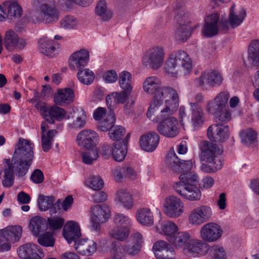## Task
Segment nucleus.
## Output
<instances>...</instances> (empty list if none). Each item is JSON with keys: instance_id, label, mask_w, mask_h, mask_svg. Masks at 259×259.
Here are the masks:
<instances>
[{"instance_id": "f257e3e1", "label": "nucleus", "mask_w": 259, "mask_h": 259, "mask_svg": "<svg viewBox=\"0 0 259 259\" xmlns=\"http://www.w3.org/2000/svg\"><path fill=\"white\" fill-rule=\"evenodd\" d=\"M179 105V95L178 91L171 87H165L154 96L147 113L148 118L158 113L155 121L165 118L175 113Z\"/></svg>"}, {"instance_id": "f03ea898", "label": "nucleus", "mask_w": 259, "mask_h": 259, "mask_svg": "<svg viewBox=\"0 0 259 259\" xmlns=\"http://www.w3.org/2000/svg\"><path fill=\"white\" fill-rule=\"evenodd\" d=\"M199 158L202 162L200 169L203 171L215 172L222 168L224 164L222 146L207 141H202L199 145Z\"/></svg>"}, {"instance_id": "7ed1b4c3", "label": "nucleus", "mask_w": 259, "mask_h": 259, "mask_svg": "<svg viewBox=\"0 0 259 259\" xmlns=\"http://www.w3.org/2000/svg\"><path fill=\"white\" fill-rule=\"evenodd\" d=\"M33 148L32 142L22 138L16 144L11 162L19 175L24 176L27 172L34 158Z\"/></svg>"}, {"instance_id": "20e7f679", "label": "nucleus", "mask_w": 259, "mask_h": 259, "mask_svg": "<svg viewBox=\"0 0 259 259\" xmlns=\"http://www.w3.org/2000/svg\"><path fill=\"white\" fill-rule=\"evenodd\" d=\"M180 182L173 184L175 191L182 198L190 201L200 200L202 194L195 183L198 182V176L193 172H186L179 177Z\"/></svg>"}, {"instance_id": "39448f33", "label": "nucleus", "mask_w": 259, "mask_h": 259, "mask_svg": "<svg viewBox=\"0 0 259 259\" xmlns=\"http://www.w3.org/2000/svg\"><path fill=\"white\" fill-rule=\"evenodd\" d=\"M31 5L36 11L31 17L33 22L51 24L59 20L60 12L55 0H33Z\"/></svg>"}, {"instance_id": "423d86ee", "label": "nucleus", "mask_w": 259, "mask_h": 259, "mask_svg": "<svg viewBox=\"0 0 259 259\" xmlns=\"http://www.w3.org/2000/svg\"><path fill=\"white\" fill-rule=\"evenodd\" d=\"M191 59L188 54L182 50L171 53L166 60L164 69L172 77H176L181 73L188 74L192 70Z\"/></svg>"}, {"instance_id": "0eeeda50", "label": "nucleus", "mask_w": 259, "mask_h": 259, "mask_svg": "<svg viewBox=\"0 0 259 259\" xmlns=\"http://www.w3.org/2000/svg\"><path fill=\"white\" fill-rule=\"evenodd\" d=\"M165 55V51L162 47L154 46L146 51L143 58V63L147 67L157 70L162 66Z\"/></svg>"}, {"instance_id": "6e6552de", "label": "nucleus", "mask_w": 259, "mask_h": 259, "mask_svg": "<svg viewBox=\"0 0 259 259\" xmlns=\"http://www.w3.org/2000/svg\"><path fill=\"white\" fill-rule=\"evenodd\" d=\"M110 217V210L106 205H95L91 208L90 218L91 229L98 233H101V224L107 222Z\"/></svg>"}, {"instance_id": "1a4fd4ad", "label": "nucleus", "mask_w": 259, "mask_h": 259, "mask_svg": "<svg viewBox=\"0 0 259 259\" xmlns=\"http://www.w3.org/2000/svg\"><path fill=\"white\" fill-rule=\"evenodd\" d=\"M223 81L221 73L218 70H208L201 73L200 76L194 80L196 86L206 89V85L210 87L220 85Z\"/></svg>"}, {"instance_id": "9d476101", "label": "nucleus", "mask_w": 259, "mask_h": 259, "mask_svg": "<svg viewBox=\"0 0 259 259\" xmlns=\"http://www.w3.org/2000/svg\"><path fill=\"white\" fill-rule=\"evenodd\" d=\"M212 211L207 205H201L193 209L188 215L190 224L198 226L208 221L212 217Z\"/></svg>"}, {"instance_id": "9b49d317", "label": "nucleus", "mask_w": 259, "mask_h": 259, "mask_svg": "<svg viewBox=\"0 0 259 259\" xmlns=\"http://www.w3.org/2000/svg\"><path fill=\"white\" fill-rule=\"evenodd\" d=\"M184 203L181 199L174 195L166 197L163 204V211L170 218H177L184 212Z\"/></svg>"}, {"instance_id": "f8f14e48", "label": "nucleus", "mask_w": 259, "mask_h": 259, "mask_svg": "<svg viewBox=\"0 0 259 259\" xmlns=\"http://www.w3.org/2000/svg\"><path fill=\"white\" fill-rule=\"evenodd\" d=\"M223 234L222 227L213 222L204 225L200 229L199 235L200 238L207 242H213L219 240Z\"/></svg>"}, {"instance_id": "ddd939ff", "label": "nucleus", "mask_w": 259, "mask_h": 259, "mask_svg": "<svg viewBox=\"0 0 259 259\" xmlns=\"http://www.w3.org/2000/svg\"><path fill=\"white\" fill-rule=\"evenodd\" d=\"M161 119L157 126V131L161 135L174 138L179 134V121L175 117L168 116Z\"/></svg>"}, {"instance_id": "4468645a", "label": "nucleus", "mask_w": 259, "mask_h": 259, "mask_svg": "<svg viewBox=\"0 0 259 259\" xmlns=\"http://www.w3.org/2000/svg\"><path fill=\"white\" fill-rule=\"evenodd\" d=\"M176 19L179 23L175 36L180 41H186L191 35V27L189 25L188 16L183 12H179L176 16Z\"/></svg>"}, {"instance_id": "2eb2a0df", "label": "nucleus", "mask_w": 259, "mask_h": 259, "mask_svg": "<svg viewBox=\"0 0 259 259\" xmlns=\"http://www.w3.org/2000/svg\"><path fill=\"white\" fill-rule=\"evenodd\" d=\"M165 163L171 170L178 172L181 170L187 171L193 167V162L192 160L182 162L178 157L174 150H170L166 156Z\"/></svg>"}, {"instance_id": "dca6fc26", "label": "nucleus", "mask_w": 259, "mask_h": 259, "mask_svg": "<svg viewBox=\"0 0 259 259\" xmlns=\"http://www.w3.org/2000/svg\"><path fill=\"white\" fill-rule=\"evenodd\" d=\"M4 44L9 51L12 52L23 49L27 46V42L25 39L20 37L14 30L9 29L5 33Z\"/></svg>"}, {"instance_id": "f3484780", "label": "nucleus", "mask_w": 259, "mask_h": 259, "mask_svg": "<svg viewBox=\"0 0 259 259\" xmlns=\"http://www.w3.org/2000/svg\"><path fill=\"white\" fill-rule=\"evenodd\" d=\"M202 240H189L184 248L186 254L191 256L205 255L208 251V245Z\"/></svg>"}, {"instance_id": "a211bd4d", "label": "nucleus", "mask_w": 259, "mask_h": 259, "mask_svg": "<svg viewBox=\"0 0 259 259\" xmlns=\"http://www.w3.org/2000/svg\"><path fill=\"white\" fill-rule=\"evenodd\" d=\"M98 139L97 133L91 130H84L81 131L76 137L78 145L85 149L96 147L98 144Z\"/></svg>"}, {"instance_id": "6ab92c4d", "label": "nucleus", "mask_w": 259, "mask_h": 259, "mask_svg": "<svg viewBox=\"0 0 259 259\" xmlns=\"http://www.w3.org/2000/svg\"><path fill=\"white\" fill-rule=\"evenodd\" d=\"M19 257L23 259H41L44 256V252L37 245L33 243L24 244L17 250Z\"/></svg>"}, {"instance_id": "aec40b11", "label": "nucleus", "mask_w": 259, "mask_h": 259, "mask_svg": "<svg viewBox=\"0 0 259 259\" xmlns=\"http://www.w3.org/2000/svg\"><path fill=\"white\" fill-rule=\"evenodd\" d=\"M155 256L157 259H175V251L174 247L164 240L156 242L153 246Z\"/></svg>"}, {"instance_id": "412c9836", "label": "nucleus", "mask_w": 259, "mask_h": 259, "mask_svg": "<svg viewBox=\"0 0 259 259\" xmlns=\"http://www.w3.org/2000/svg\"><path fill=\"white\" fill-rule=\"evenodd\" d=\"M90 58L89 52L82 49L73 53L69 58V66L72 70L84 68L88 63Z\"/></svg>"}, {"instance_id": "4be33fe9", "label": "nucleus", "mask_w": 259, "mask_h": 259, "mask_svg": "<svg viewBox=\"0 0 259 259\" xmlns=\"http://www.w3.org/2000/svg\"><path fill=\"white\" fill-rule=\"evenodd\" d=\"M191 110L190 122L194 130L199 129L205 120V113L202 107L196 103H189Z\"/></svg>"}, {"instance_id": "5701e85b", "label": "nucleus", "mask_w": 259, "mask_h": 259, "mask_svg": "<svg viewBox=\"0 0 259 259\" xmlns=\"http://www.w3.org/2000/svg\"><path fill=\"white\" fill-rule=\"evenodd\" d=\"M38 49L40 53L50 58L56 56L60 52L59 44L46 37L39 39Z\"/></svg>"}, {"instance_id": "b1692460", "label": "nucleus", "mask_w": 259, "mask_h": 259, "mask_svg": "<svg viewBox=\"0 0 259 259\" xmlns=\"http://www.w3.org/2000/svg\"><path fill=\"white\" fill-rule=\"evenodd\" d=\"M230 94L227 91H222L218 94L214 98L209 100L205 105L207 112L224 109L228 103Z\"/></svg>"}, {"instance_id": "393cba45", "label": "nucleus", "mask_w": 259, "mask_h": 259, "mask_svg": "<svg viewBox=\"0 0 259 259\" xmlns=\"http://www.w3.org/2000/svg\"><path fill=\"white\" fill-rule=\"evenodd\" d=\"M22 228L19 225L11 226L0 230V236L10 245L18 242L21 237Z\"/></svg>"}, {"instance_id": "a878e982", "label": "nucleus", "mask_w": 259, "mask_h": 259, "mask_svg": "<svg viewBox=\"0 0 259 259\" xmlns=\"http://www.w3.org/2000/svg\"><path fill=\"white\" fill-rule=\"evenodd\" d=\"M2 13L6 17V20H13L21 17L22 10L16 1L11 0L3 3Z\"/></svg>"}, {"instance_id": "bb28decb", "label": "nucleus", "mask_w": 259, "mask_h": 259, "mask_svg": "<svg viewBox=\"0 0 259 259\" xmlns=\"http://www.w3.org/2000/svg\"><path fill=\"white\" fill-rule=\"evenodd\" d=\"M165 87H161V82L159 78L155 76H150L146 77L142 83V88L145 93L150 95H156L161 91Z\"/></svg>"}, {"instance_id": "cd10ccee", "label": "nucleus", "mask_w": 259, "mask_h": 259, "mask_svg": "<svg viewBox=\"0 0 259 259\" xmlns=\"http://www.w3.org/2000/svg\"><path fill=\"white\" fill-rule=\"evenodd\" d=\"M159 142V136L155 132H150L142 135L140 139L141 148L147 152L154 151Z\"/></svg>"}, {"instance_id": "c85d7f7f", "label": "nucleus", "mask_w": 259, "mask_h": 259, "mask_svg": "<svg viewBox=\"0 0 259 259\" xmlns=\"http://www.w3.org/2000/svg\"><path fill=\"white\" fill-rule=\"evenodd\" d=\"M74 99V92L68 88L57 89L54 96L55 103L61 106L69 105L73 102Z\"/></svg>"}, {"instance_id": "c756f323", "label": "nucleus", "mask_w": 259, "mask_h": 259, "mask_svg": "<svg viewBox=\"0 0 259 259\" xmlns=\"http://www.w3.org/2000/svg\"><path fill=\"white\" fill-rule=\"evenodd\" d=\"M81 235L78 224L74 221H68L63 229V236L69 244L74 242V243Z\"/></svg>"}, {"instance_id": "7c9ffc66", "label": "nucleus", "mask_w": 259, "mask_h": 259, "mask_svg": "<svg viewBox=\"0 0 259 259\" xmlns=\"http://www.w3.org/2000/svg\"><path fill=\"white\" fill-rule=\"evenodd\" d=\"M75 249L80 254L84 255H90L97 250L96 243L88 239H79L74 243Z\"/></svg>"}, {"instance_id": "2f4dec72", "label": "nucleus", "mask_w": 259, "mask_h": 259, "mask_svg": "<svg viewBox=\"0 0 259 259\" xmlns=\"http://www.w3.org/2000/svg\"><path fill=\"white\" fill-rule=\"evenodd\" d=\"M219 19V16L216 14H212L207 17L202 29L203 35L206 37H212L218 33Z\"/></svg>"}, {"instance_id": "473e14b6", "label": "nucleus", "mask_w": 259, "mask_h": 259, "mask_svg": "<svg viewBox=\"0 0 259 259\" xmlns=\"http://www.w3.org/2000/svg\"><path fill=\"white\" fill-rule=\"evenodd\" d=\"M4 163L6 165L3 170L4 176L2 180V185L5 187H10L14 183V172L18 177H23V176L18 175L16 168L13 166L14 164L11 162L10 159H5Z\"/></svg>"}, {"instance_id": "72a5a7b5", "label": "nucleus", "mask_w": 259, "mask_h": 259, "mask_svg": "<svg viewBox=\"0 0 259 259\" xmlns=\"http://www.w3.org/2000/svg\"><path fill=\"white\" fill-rule=\"evenodd\" d=\"M56 104L49 107L47 115H46V120L50 124H54L55 120L58 121H62L64 119H69V117H66V112L65 110Z\"/></svg>"}, {"instance_id": "f704fd0d", "label": "nucleus", "mask_w": 259, "mask_h": 259, "mask_svg": "<svg viewBox=\"0 0 259 259\" xmlns=\"http://www.w3.org/2000/svg\"><path fill=\"white\" fill-rule=\"evenodd\" d=\"M190 234L187 231H177L167 241L169 244L176 249L185 247L187 242L191 239Z\"/></svg>"}, {"instance_id": "c9c22d12", "label": "nucleus", "mask_w": 259, "mask_h": 259, "mask_svg": "<svg viewBox=\"0 0 259 259\" xmlns=\"http://www.w3.org/2000/svg\"><path fill=\"white\" fill-rule=\"evenodd\" d=\"M248 60L253 66H259V40L251 41L248 48ZM255 79L259 81V70L255 72Z\"/></svg>"}, {"instance_id": "e433bc0d", "label": "nucleus", "mask_w": 259, "mask_h": 259, "mask_svg": "<svg viewBox=\"0 0 259 259\" xmlns=\"http://www.w3.org/2000/svg\"><path fill=\"white\" fill-rule=\"evenodd\" d=\"M95 15L104 22L109 21L113 17V12L107 7L106 2L104 0L99 1L95 9Z\"/></svg>"}, {"instance_id": "4c0bfd02", "label": "nucleus", "mask_w": 259, "mask_h": 259, "mask_svg": "<svg viewBox=\"0 0 259 259\" xmlns=\"http://www.w3.org/2000/svg\"><path fill=\"white\" fill-rule=\"evenodd\" d=\"M157 230L167 240L179 230V228L175 223L168 220L162 222L159 227H157Z\"/></svg>"}, {"instance_id": "58836bf2", "label": "nucleus", "mask_w": 259, "mask_h": 259, "mask_svg": "<svg viewBox=\"0 0 259 259\" xmlns=\"http://www.w3.org/2000/svg\"><path fill=\"white\" fill-rule=\"evenodd\" d=\"M115 201L125 208L131 209L133 206L132 196L126 189H119L116 192Z\"/></svg>"}, {"instance_id": "ea45409f", "label": "nucleus", "mask_w": 259, "mask_h": 259, "mask_svg": "<svg viewBox=\"0 0 259 259\" xmlns=\"http://www.w3.org/2000/svg\"><path fill=\"white\" fill-rule=\"evenodd\" d=\"M235 5L233 4L230 9L229 23L233 28L240 25L243 21L246 13L244 9H241L238 12H235Z\"/></svg>"}, {"instance_id": "a19ab883", "label": "nucleus", "mask_w": 259, "mask_h": 259, "mask_svg": "<svg viewBox=\"0 0 259 259\" xmlns=\"http://www.w3.org/2000/svg\"><path fill=\"white\" fill-rule=\"evenodd\" d=\"M137 221L141 224L150 226L154 224V217L151 210L148 208H143L137 211Z\"/></svg>"}, {"instance_id": "79ce46f5", "label": "nucleus", "mask_w": 259, "mask_h": 259, "mask_svg": "<svg viewBox=\"0 0 259 259\" xmlns=\"http://www.w3.org/2000/svg\"><path fill=\"white\" fill-rule=\"evenodd\" d=\"M132 92V91H127L126 90H122L120 92H113L106 97L107 104H111L112 99L115 103L123 104L126 102Z\"/></svg>"}, {"instance_id": "37998d69", "label": "nucleus", "mask_w": 259, "mask_h": 259, "mask_svg": "<svg viewBox=\"0 0 259 259\" xmlns=\"http://www.w3.org/2000/svg\"><path fill=\"white\" fill-rule=\"evenodd\" d=\"M57 134L55 130H50L47 133L41 135V145L45 152H48L52 148L54 137Z\"/></svg>"}, {"instance_id": "c03bdc74", "label": "nucleus", "mask_w": 259, "mask_h": 259, "mask_svg": "<svg viewBox=\"0 0 259 259\" xmlns=\"http://www.w3.org/2000/svg\"><path fill=\"white\" fill-rule=\"evenodd\" d=\"M46 228L45 220L38 216L32 218L29 222V228L33 235L37 236Z\"/></svg>"}, {"instance_id": "a18cd8bd", "label": "nucleus", "mask_w": 259, "mask_h": 259, "mask_svg": "<svg viewBox=\"0 0 259 259\" xmlns=\"http://www.w3.org/2000/svg\"><path fill=\"white\" fill-rule=\"evenodd\" d=\"M127 154L126 146L121 143H115L112 149V156L114 160L121 162L124 160Z\"/></svg>"}, {"instance_id": "49530a36", "label": "nucleus", "mask_w": 259, "mask_h": 259, "mask_svg": "<svg viewBox=\"0 0 259 259\" xmlns=\"http://www.w3.org/2000/svg\"><path fill=\"white\" fill-rule=\"evenodd\" d=\"M84 184L86 186L95 191L102 189L104 186V182L98 175H90L85 180Z\"/></svg>"}, {"instance_id": "de8ad7c7", "label": "nucleus", "mask_w": 259, "mask_h": 259, "mask_svg": "<svg viewBox=\"0 0 259 259\" xmlns=\"http://www.w3.org/2000/svg\"><path fill=\"white\" fill-rule=\"evenodd\" d=\"M257 133L252 128H247L240 134L242 143L246 145L254 144L257 142Z\"/></svg>"}, {"instance_id": "09e8293b", "label": "nucleus", "mask_w": 259, "mask_h": 259, "mask_svg": "<svg viewBox=\"0 0 259 259\" xmlns=\"http://www.w3.org/2000/svg\"><path fill=\"white\" fill-rule=\"evenodd\" d=\"M74 113L76 119L72 123V127L75 128H82L86 123L87 116L85 111L81 108H77L74 110Z\"/></svg>"}, {"instance_id": "8fccbe9b", "label": "nucleus", "mask_w": 259, "mask_h": 259, "mask_svg": "<svg viewBox=\"0 0 259 259\" xmlns=\"http://www.w3.org/2000/svg\"><path fill=\"white\" fill-rule=\"evenodd\" d=\"M132 81V75L129 72L123 71L119 74V83L122 90L132 91L133 87L131 84Z\"/></svg>"}, {"instance_id": "3c124183", "label": "nucleus", "mask_w": 259, "mask_h": 259, "mask_svg": "<svg viewBox=\"0 0 259 259\" xmlns=\"http://www.w3.org/2000/svg\"><path fill=\"white\" fill-rule=\"evenodd\" d=\"M115 114L112 110L108 114L107 117L99 121L98 124V128L102 131L105 132L110 130L114 126L115 121Z\"/></svg>"}, {"instance_id": "603ef678", "label": "nucleus", "mask_w": 259, "mask_h": 259, "mask_svg": "<svg viewBox=\"0 0 259 259\" xmlns=\"http://www.w3.org/2000/svg\"><path fill=\"white\" fill-rule=\"evenodd\" d=\"M77 78L78 80L84 84H90L92 83L95 78L94 72L88 68L78 69Z\"/></svg>"}, {"instance_id": "864d4df0", "label": "nucleus", "mask_w": 259, "mask_h": 259, "mask_svg": "<svg viewBox=\"0 0 259 259\" xmlns=\"http://www.w3.org/2000/svg\"><path fill=\"white\" fill-rule=\"evenodd\" d=\"M214 115L217 122L226 123L231 119V113L229 109H221L212 112H207Z\"/></svg>"}, {"instance_id": "5fc2aeb1", "label": "nucleus", "mask_w": 259, "mask_h": 259, "mask_svg": "<svg viewBox=\"0 0 259 259\" xmlns=\"http://www.w3.org/2000/svg\"><path fill=\"white\" fill-rule=\"evenodd\" d=\"M129 233L130 230L128 229L116 226L110 231L109 235L114 239L123 241L128 237Z\"/></svg>"}, {"instance_id": "6e6d98bb", "label": "nucleus", "mask_w": 259, "mask_h": 259, "mask_svg": "<svg viewBox=\"0 0 259 259\" xmlns=\"http://www.w3.org/2000/svg\"><path fill=\"white\" fill-rule=\"evenodd\" d=\"M54 200V198L53 196L39 195L38 198V205L39 210L41 211L48 210L53 205Z\"/></svg>"}, {"instance_id": "4d7b16f0", "label": "nucleus", "mask_w": 259, "mask_h": 259, "mask_svg": "<svg viewBox=\"0 0 259 259\" xmlns=\"http://www.w3.org/2000/svg\"><path fill=\"white\" fill-rule=\"evenodd\" d=\"M113 222L117 227L129 230L131 221L127 216L123 214L117 213L114 215Z\"/></svg>"}, {"instance_id": "13d9d810", "label": "nucleus", "mask_w": 259, "mask_h": 259, "mask_svg": "<svg viewBox=\"0 0 259 259\" xmlns=\"http://www.w3.org/2000/svg\"><path fill=\"white\" fill-rule=\"evenodd\" d=\"M62 28L66 29H74L78 24L76 18L72 16H66L60 21Z\"/></svg>"}, {"instance_id": "bf43d9fd", "label": "nucleus", "mask_w": 259, "mask_h": 259, "mask_svg": "<svg viewBox=\"0 0 259 259\" xmlns=\"http://www.w3.org/2000/svg\"><path fill=\"white\" fill-rule=\"evenodd\" d=\"M81 157L83 163L87 164H91L98 158V151L96 149L88 150L83 152L81 154Z\"/></svg>"}, {"instance_id": "052dcab7", "label": "nucleus", "mask_w": 259, "mask_h": 259, "mask_svg": "<svg viewBox=\"0 0 259 259\" xmlns=\"http://www.w3.org/2000/svg\"><path fill=\"white\" fill-rule=\"evenodd\" d=\"M125 134V128L120 125L113 126L109 132V136L113 141L120 140Z\"/></svg>"}, {"instance_id": "680f3d73", "label": "nucleus", "mask_w": 259, "mask_h": 259, "mask_svg": "<svg viewBox=\"0 0 259 259\" xmlns=\"http://www.w3.org/2000/svg\"><path fill=\"white\" fill-rule=\"evenodd\" d=\"M222 125L220 123L213 124L208 128L207 136L210 141L215 142V141H219L221 139L218 135V132H220Z\"/></svg>"}, {"instance_id": "e2e57ef3", "label": "nucleus", "mask_w": 259, "mask_h": 259, "mask_svg": "<svg viewBox=\"0 0 259 259\" xmlns=\"http://www.w3.org/2000/svg\"><path fill=\"white\" fill-rule=\"evenodd\" d=\"M37 241L39 244L45 247H53L55 244V239L52 233L46 232L40 235Z\"/></svg>"}, {"instance_id": "0e129e2a", "label": "nucleus", "mask_w": 259, "mask_h": 259, "mask_svg": "<svg viewBox=\"0 0 259 259\" xmlns=\"http://www.w3.org/2000/svg\"><path fill=\"white\" fill-rule=\"evenodd\" d=\"M209 254L210 259H226L224 249L219 245H213L210 249Z\"/></svg>"}, {"instance_id": "69168bd1", "label": "nucleus", "mask_w": 259, "mask_h": 259, "mask_svg": "<svg viewBox=\"0 0 259 259\" xmlns=\"http://www.w3.org/2000/svg\"><path fill=\"white\" fill-rule=\"evenodd\" d=\"M64 219L60 217L54 216L48 219V224L52 230L61 229L64 224Z\"/></svg>"}, {"instance_id": "338daca9", "label": "nucleus", "mask_w": 259, "mask_h": 259, "mask_svg": "<svg viewBox=\"0 0 259 259\" xmlns=\"http://www.w3.org/2000/svg\"><path fill=\"white\" fill-rule=\"evenodd\" d=\"M124 248L128 254L134 256L140 253L141 250L142 245L139 243L133 242L132 244L125 245Z\"/></svg>"}, {"instance_id": "774afa93", "label": "nucleus", "mask_w": 259, "mask_h": 259, "mask_svg": "<svg viewBox=\"0 0 259 259\" xmlns=\"http://www.w3.org/2000/svg\"><path fill=\"white\" fill-rule=\"evenodd\" d=\"M105 81L107 83H113L115 82L118 78V75L115 70H108L106 71L103 76Z\"/></svg>"}]
</instances>
